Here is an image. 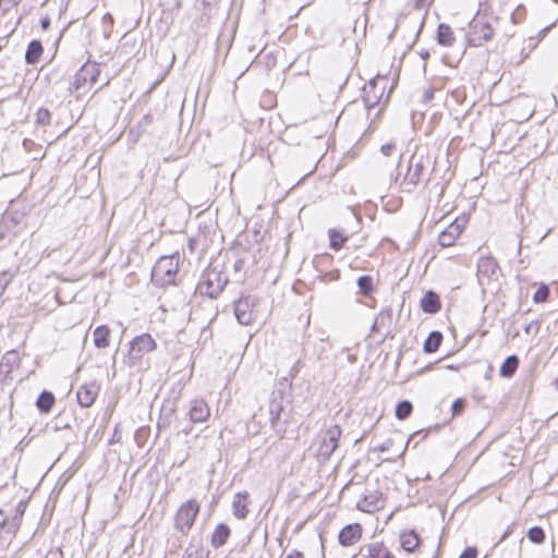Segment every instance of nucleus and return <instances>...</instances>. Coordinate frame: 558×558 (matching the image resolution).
I'll use <instances>...</instances> for the list:
<instances>
[{"label":"nucleus","mask_w":558,"mask_h":558,"mask_svg":"<svg viewBox=\"0 0 558 558\" xmlns=\"http://www.w3.org/2000/svg\"><path fill=\"white\" fill-rule=\"evenodd\" d=\"M228 282V275L218 265H211L203 272L196 291L209 299H217Z\"/></svg>","instance_id":"nucleus-1"},{"label":"nucleus","mask_w":558,"mask_h":558,"mask_svg":"<svg viewBox=\"0 0 558 558\" xmlns=\"http://www.w3.org/2000/svg\"><path fill=\"white\" fill-rule=\"evenodd\" d=\"M493 22L496 17H487L477 13L469 24L468 41L471 46L480 47L489 41L494 36Z\"/></svg>","instance_id":"nucleus-2"},{"label":"nucleus","mask_w":558,"mask_h":558,"mask_svg":"<svg viewBox=\"0 0 558 558\" xmlns=\"http://www.w3.org/2000/svg\"><path fill=\"white\" fill-rule=\"evenodd\" d=\"M289 402L282 389L274 390L270 396L268 413L271 429L282 439L287 432V420H281V414L284 411L286 404Z\"/></svg>","instance_id":"nucleus-3"},{"label":"nucleus","mask_w":558,"mask_h":558,"mask_svg":"<svg viewBox=\"0 0 558 558\" xmlns=\"http://www.w3.org/2000/svg\"><path fill=\"white\" fill-rule=\"evenodd\" d=\"M179 270V255L161 256L153 267L151 282L158 287L174 283Z\"/></svg>","instance_id":"nucleus-4"},{"label":"nucleus","mask_w":558,"mask_h":558,"mask_svg":"<svg viewBox=\"0 0 558 558\" xmlns=\"http://www.w3.org/2000/svg\"><path fill=\"white\" fill-rule=\"evenodd\" d=\"M429 163V157L423 153H414L408 165L407 173L401 182V189L404 192H412L422 181L426 166Z\"/></svg>","instance_id":"nucleus-5"},{"label":"nucleus","mask_w":558,"mask_h":558,"mask_svg":"<svg viewBox=\"0 0 558 558\" xmlns=\"http://www.w3.org/2000/svg\"><path fill=\"white\" fill-rule=\"evenodd\" d=\"M341 433V427L336 424L323 430L318 435L319 444L317 448V457L320 461H327L330 459L339 446Z\"/></svg>","instance_id":"nucleus-6"},{"label":"nucleus","mask_w":558,"mask_h":558,"mask_svg":"<svg viewBox=\"0 0 558 558\" xmlns=\"http://www.w3.org/2000/svg\"><path fill=\"white\" fill-rule=\"evenodd\" d=\"M199 512V504L195 499L185 501L177 511L174 522L175 529L182 534H186L194 524Z\"/></svg>","instance_id":"nucleus-7"},{"label":"nucleus","mask_w":558,"mask_h":558,"mask_svg":"<svg viewBox=\"0 0 558 558\" xmlns=\"http://www.w3.org/2000/svg\"><path fill=\"white\" fill-rule=\"evenodd\" d=\"M100 74V69L97 63H85L81 66V69L76 72L74 80L69 87L70 92H77L82 87H84L87 83L90 85L95 84L98 76Z\"/></svg>","instance_id":"nucleus-8"},{"label":"nucleus","mask_w":558,"mask_h":558,"mask_svg":"<svg viewBox=\"0 0 558 558\" xmlns=\"http://www.w3.org/2000/svg\"><path fill=\"white\" fill-rule=\"evenodd\" d=\"M17 519L10 518L9 514L0 509V553L8 549L12 544L19 531Z\"/></svg>","instance_id":"nucleus-9"},{"label":"nucleus","mask_w":558,"mask_h":558,"mask_svg":"<svg viewBox=\"0 0 558 558\" xmlns=\"http://www.w3.org/2000/svg\"><path fill=\"white\" fill-rule=\"evenodd\" d=\"M387 87L386 77L377 76L368 82L363 89V100L367 108L378 105Z\"/></svg>","instance_id":"nucleus-10"},{"label":"nucleus","mask_w":558,"mask_h":558,"mask_svg":"<svg viewBox=\"0 0 558 558\" xmlns=\"http://www.w3.org/2000/svg\"><path fill=\"white\" fill-rule=\"evenodd\" d=\"M257 305V299L253 295L242 296L234 304V315L241 325L247 326L255 319L254 308Z\"/></svg>","instance_id":"nucleus-11"},{"label":"nucleus","mask_w":558,"mask_h":558,"mask_svg":"<svg viewBox=\"0 0 558 558\" xmlns=\"http://www.w3.org/2000/svg\"><path fill=\"white\" fill-rule=\"evenodd\" d=\"M383 494L378 489L366 488L356 508L363 512L373 513L384 507Z\"/></svg>","instance_id":"nucleus-12"},{"label":"nucleus","mask_w":558,"mask_h":558,"mask_svg":"<svg viewBox=\"0 0 558 558\" xmlns=\"http://www.w3.org/2000/svg\"><path fill=\"white\" fill-rule=\"evenodd\" d=\"M156 348V342L149 333H143L131 341L130 356L140 360L145 353L151 352Z\"/></svg>","instance_id":"nucleus-13"},{"label":"nucleus","mask_w":558,"mask_h":558,"mask_svg":"<svg viewBox=\"0 0 558 558\" xmlns=\"http://www.w3.org/2000/svg\"><path fill=\"white\" fill-rule=\"evenodd\" d=\"M464 226L463 222H460L456 219L451 222L446 230L441 231L438 236V243L442 247H449L454 244L456 240L462 233Z\"/></svg>","instance_id":"nucleus-14"},{"label":"nucleus","mask_w":558,"mask_h":558,"mask_svg":"<svg viewBox=\"0 0 558 558\" xmlns=\"http://www.w3.org/2000/svg\"><path fill=\"white\" fill-rule=\"evenodd\" d=\"M98 391L99 386L95 381L82 385L76 392L78 404L82 408H89L95 402Z\"/></svg>","instance_id":"nucleus-15"},{"label":"nucleus","mask_w":558,"mask_h":558,"mask_svg":"<svg viewBox=\"0 0 558 558\" xmlns=\"http://www.w3.org/2000/svg\"><path fill=\"white\" fill-rule=\"evenodd\" d=\"M362 536V527L359 523L344 526L339 533V543L342 546H351Z\"/></svg>","instance_id":"nucleus-16"},{"label":"nucleus","mask_w":558,"mask_h":558,"mask_svg":"<svg viewBox=\"0 0 558 558\" xmlns=\"http://www.w3.org/2000/svg\"><path fill=\"white\" fill-rule=\"evenodd\" d=\"M189 415L192 422L202 423L208 418L210 411L204 400H194L191 403Z\"/></svg>","instance_id":"nucleus-17"},{"label":"nucleus","mask_w":558,"mask_h":558,"mask_svg":"<svg viewBox=\"0 0 558 558\" xmlns=\"http://www.w3.org/2000/svg\"><path fill=\"white\" fill-rule=\"evenodd\" d=\"M247 499H248L247 492H240L234 495V498L232 501V512H233V515L239 520L245 519L248 514Z\"/></svg>","instance_id":"nucleus-18"},{"label":"nucleus","mask_w":558,"mask_h":558,"mask_svg":"<svg viewBox=\"0 0 558 558\" xmlns=\"http://www.w3.org/2000/svg\"><path fill=\"white\" fill-rule=\"evenodd\" d=\"M421 544V538L414 530H410L401 533L400 545L401 548L407 553H414Z\"/></svg>","instance_id":"nucleus-19"},{"label":"nucleus","mask_w":558,"mask_h":558,"mask_svg":"<svg viewBox=\"0 0 558 558\" xmlns=\"http://www.w3.org/2000/svg\"><path fill=\"white\" fill-rule=\"evenodd\" d=\"M421 307L423 312L435 314L440 310V300L437 293L428 291L421 300Z\"/></svg>","instance_id":"nucleus-20"},{"label":"nucleus","mask_w":558,"mask_h":558,"mask_svg":"<svg viewBox=\"0 0 558 558\" xmlns=\"http://www.w3.org/2000/svg\"><path fill=\"white\" fill-rule=\"evenodd\" d=\"M230 533V527L227 524L219 523L211 535V546L215 548L223 546L227 543Z\"/></svg>","instance_id":"nucleus-21"},{"label":"nucleus","mask_w":558,"mask_h":558,"mask_svg":"<svg viewBox=\"0 0 558 558\" xmlns=\"http://www.w3.org/2000/svg\"><path fill=\"white\" fill-rule=\"evenodd\" d=\"M366 550L367 558H396L383 542L371 543Z\"/></svg>","instance_id":"nucleus-22"},{"label":"nucleus","mask_w":558,"mask_h":558,"mask_svg":"<svg viewBox=\"0 0 558 558\" xmlns=\"http://www.w3.org/2000/svg\"><path fill=\"white\" fill-rule=\"evenodd\" d=\"M497 263L493 257H481L477 263V276L490 278L495 275Z\"/></svg>","instance_id":"nucleus-23"},{"label":"nucleus","mask_w":558,"mask_h":558,"mask_svg":"<svg viewBox=\"0 0 558 558\" xmlns=\"http://www.w3.org/2000/svg\"><path fill=\"white\" fill-rule=\"evenodd\" d=\"M43 45L40 43V40L38 39H33L28 46H27V49H26V52H25V61L27 64H35L40 56L43 54Z\"/></svg>","instance_id":"nucleus-24"},{"label":"nucleus","mask_w":558,"mask_h":558,"mask_svg":"<svg viewBox=\"0 0 558 558\" xmlns=\"http://www.w3.org/2000/svg\"><path fill=\"white\" fill-rule=\"evenodd\" d=\"M392 320L391 310H383L376 317L372 325V332H381L386 327H389Z\"/></svg>","instance_id":"nucleus-25"},{"label":"nucleus","mask_w":558,"mask_h":558,"mask_svg":"<svg viewBox=\"0 0 558 558\" xmlns=\"http://www.w3.org/2000/svg\"><path fill=\"white\" fill-rule=\"evenodd\" d=\"M519 357L517 355L508 356L502 365L500 366L499 374L504 378H510L514 375L515 371L519 367Z\"/></svg>","instance_id":"nucleus-26"},{"label":"nucleus","mask_w":558,"mask_h":558,"mask_svg":"<svg viewBox=\"0 0 558 558\" xmlns=\"http://www.w3.org/2000/svg\"><path fill=\"white\" fill-rule=\"evenodd\" d=\"M328 238L330 248L336 252L340 251L348 241V235L338 229H329Z\"/></svg>","instance_id":"nucleus-27"},{"label":"nucleus","mask_w":558,"mask_h":558,"mask_svg":"<svg viewBox=\"0 0 558 558\" xmlns=\"http://www.w3.org/2000/svg\"><path fill=\"white\" fill-rule=\"evenodd\" d=\"M110 329L106 325L96 327L94 330V344L98 349L109 345Z\"/></svg>","instance_id":"nucleus-28"},{"label":"nucleus","mask_w":558,"mask_h":558,"mask_svg":"<svg viewBox=\"0 0 558 558\" xmlns=\"http://www.w3.org/2000/svg\"><path fill=\"white\" fill-rule=\"evenodd\" d=\"M442 342V333L440 331H432L424 342V352L434 353L436 352Z\"/></svg>","instance_id":"nucleus-29"},{"label":"nucleus","mask_w":558,"mask_h":558,"mask_svg":"<svg viewBox=\"0 0 558 558\" xmlns=\"http://www.w3.org/2000/svg\"><path fill=\"white\" fill-rule=\"evenodd\" d=\"M54 396L52 392L44 390L37 398L36 405L41 413H49L54 404Z\"/></svg>","instance_id":"nucleus-30"},{"label":"nucleus","mask_w":558,"mask_h":558,"mask_svg":"<svg viewBox=\"0 0 558 558\" xmlns=\"http://www.w3.org/2000/svg\"><path fill=\"white\" fill-rule=\"evenodd\" d=\"M437 41L441 46L449 47L454 41L453 33L449 25L439 24L437 29Z\"/></svg>","instance_id":"nucleus-31"},{"label":"nucleus","mask_w":558,"mask_h":558,"mask_svg":"<svg viewBox=\"0 0 558 558\" xmlns=\"http://www.w3.org/2000/svg\"><path fill=\"white\" fill-rule=\"evenodd\" d=\"M413 411V405L409 400L400 401L396 407V416L399 420L408 418Z\"/></svg>","instance_id":"nucleus-32"},{"label":"nucleus","mask_w":558,"mask_h":558,"mask_svg":"<svg viewBox=\"0 0 558 558\" xmlns=\"http://www.w3.org/2000/svg\"><path fill=\"white\" fill-rule=\"evenodd\" d=\"M35 123L40 126H47L51 123V112L47 108H39L36 112Z\"/></svg>","instance_id":"nucleus-33"},{"label":"nucleus","mask_w":558,"mask_h":558,"mask_svg":"<svg viewBox=\"0 0 558 558\" xmlns=\"http://www.w3.org/2000/svg\"><path fill=\"white\" fill-rule=\"evenodd\" d=\"M527 538L534 544H542L545 539V532L539 526H533L527 532Z\"/></svg>","instance_id":"nucleus-34"},{"label":"nucleus","mask_w":558,"mask_h":558,"mask_svg":"<svg viewBox=\"0 0 558 558\" xmlns=\"http://www.w3.org/2000/svg\"><path fill=\"white\" fill-rule=\"evenodd\" d=\"M19 353L14 350H11L3 355L1 365L9 366V368L11 369L14 366L19 365Z\"/></svg>","instance_id":"nucleus-35"},{"label":"nucleus","mask_w":558,"mask_h":558,"mask_svg":"<svg viewBox=\"0 0 558 558\" xmlns=\"http://www.w3.org/2000/svg\"><path fill=\"white\" fill-rule=\"evenodd\" d=\"M357 287L364 294L373 291V279L371 276H362L357 279Z\"/></svg>","instance_id":"nucleus-36"},{"label":"nucleus","mask_w":558,"mask_h":558,"mask_svg":"<svg viewBox=\"0 0 558 558\" xmlns=\"http://www.w3.org/2000/svg\"><path fill=\"white\" fill-rule=\"evenodd\" d=\"M549 294H550L549 288L547 286L543 284L534 293L533 301L535 303H543V302L547 301V299L549 298Z\"/></svg>","instance_id":"nucleus-37"},{"label":"nucleus","mask_w":558,"mask_h":558,"mask_svg":"<svg viewBox=\"0 0 558 558\" xmlns=\"http://www.w3.org/2000/svg\"><path fill=\"white\" fill-rule=\"evenodd\" d=\"M12 279L13 275L10 271L0 272V291L4 292Z\"/></svg>","instance_id":"nucleus-38"},{"label":"nucleus","mask_w":558,"mask_h":558,"mask_svg":"<svg viewBox=\"0 0 558 558\" xmlns=\"http://www.w3.org/2000/svg\"><path fill=\"white\" fill-rule=\"evenodd\" d=\"M525 17V8L519 5L511 14V21L513 24H518Z\"/></svg>","instance_id":"nucleus-39"},{"label":"nucleus","mask_w":558,"mask_h":558,"mask_svg":"<svg viewBox=\"0 0 558 558\" xmlns=\"http://www.w3.org/2000/svg\"><path fill=\"white\" fill-rule=\"evenodd\" d=\"M393 445H395V440L392 438H388L383 444L374 447L373 451L387 452L392 448Z\"/></svg>","instance_id":"nucleus-40"},{"label":"nucleus","mask_w":558,"mask_h":558,"mask_svg":"<svg viewBox=\"0 0 558 558\" xmlns=\"http://www.w3.org/2000/svg\"><path fill=\"white\" fill-rule=\"evenodd\" d=\"M464 407H465V401L463 399L454 400L452 403V407H451L452 415L456 416V415L461 414L462 411L464 410Z\"/></svg>","instance_id":"nucleus-41"},{"label":"nucleus","mask_w":558,"mask_h":558,"mask_svg":"<svg viewBox=\"0 0 558 558\" xmlns=\"http://www.w3.org/2000/svg\"><path fill=\"white\" fill-rule=\"evenodd\" d=\"M24 511H25V506L23 505V502H19L14 510V513L12 515H10V518H19L17 519V529H20Z\"/></svg>","instance_id":"nucleus-42"},{"label":"nucleus","mask_w":558,"mask_h":558,"mask_svg":"<svg viewBox=\"0 0 558 558\" xmlns=\"http://www.w3.org/2000/svg\"><path fill=\"white\" fill-rule=\"evenodd\" d=\"M396 150V144L395 143H387V144H384L381 145L380 147V151L384 156H391Z\"/></svg>","instance_id":"nucleus-43"},{"label":"nucleus","mask_w":558,"mask_h":558,"mask_svg":"<svg viewBox=\"0 0 558 558\" xmlns=\"http://www.w3.org/2000/svg\"><path fill=\"white\" fill-rule=\"evenodd\" d=\"M175 411V402L174 401H168V403H165L162 405L161 412L166 416H171Z\"/></svg>","instance_id":"nucleus-44"},{"label":"nucleus","mask_w":558,"mask_h":558,"mask_svg":"<svg viewBox=\"0 0 558 558\" xmlns=\"http://www.w3.org/2000/svg\"><path fill=\"white\" fill-rule=\"evenodd\" d=\"M477 549L475 547H468L463 550L459 558H476Z\"/></svg>","instance_id":"nucleus-45"},{"label":"nucleus","mask_w":558,"mask_h":558,"mask_svg":"<svg viewBox=\"0 0 558 558\" xmlns=\"http://www.w3.org/2000/svg\"><path fill=\"white\" fill-rule=\"evenodd\" d=\"M21 0H0V5L4 8V10H9L13 7H16Z\"/></svg>","instance_id":"nucleus-46"},{"label":"nucleus","mask_w":558,"mask_h":558,"mask_svg":"<svg viewBox=\"0 0 558 558\" xmlns=\"http://www.w3.org/2000/svg\"><path fill=\"white\" fill-rule=\"evenodd\" d=\"M244 264H245L244 259H242V258L236 259L233 264L234 271H236V272L241 271L244 267Z\"/></svg>","instance_id":"nucleus-47"},{"label":"nucleus","mask_w":558,"mask_h":558,"mask_svg":"<svg viewBox=\"0 0 558 558\" xmlns=\"http://www.w3.org/2000/svg\"><path fill=\"white\" fill-rule=\"evenodd\" d=\"M40 26L43 28V31H47L50 26V17L49 16H45L40 20Z\"/></svg>","instance_id":"nucleus-48"},{"label":"nucleus","mask_w":558,"mask_h":558,"mask_svg":"<svg viewBox=\"0 0 558 558\" xmlns=\"http://www.w3.org/2000/svg\"><path fill=\"white\" fill-rule=\"evenodd\" d=\"M423 98L426 102L430 101L434 98V90L432 88L426 89Z\"/></svg>","instance_id":"nucleus-49"},{"label":"nucleus","mask_w":558,"mask_h":558,"mask_svg":"<svg viewBox=\"0 0 558 558\" xmlns=\"http://www.w3.org/2000/svg\"><path fill=\"white\" fill-rule=\"evenodd\" d=\"M259 415H260V414H258V413H255V414L253 415L252 421H251V423H250V427H251V428H255V426H260V422H259V421L257 422V418H258V416H259Z\"/></svg>","instance_id":"nucleus-50"},{"label":"nucleus","mask_w":558,"mask_h":558,"mask_svg":"<svg viewBox=\"0 0 558 558\" xmlns=\"http://www.w3.org/2000/svg\"><path fill=\"white\" fill-rule=\"evenodd\" d=\"M286 558H304V555L299 550H293Z\"/></svg>","instance_id":"nucleus-51"},{"label":"nucleus","mask_w":558,"mask_h":558,"mask_svg":"<svg viewBox=\"0 0 558 558\" xmlns=\"http://www.w3.org/2000/svg\"><path fill=\"white\" fill-rule=\"evenodd\" d=\"M427 5H429L428 0H416V4H415L416 9H423L424 7H427Z\"/></svg>","instance_id":"nucleus-52"},{"label":"nucleus","mask_w":558,"mask_h":558,"mask_svg":"<svg viewBox=\"0 0 558 558\" xmlns=\"http://www.w3.org/2000/svg\"><path fill=\"white\" fill-rule=\"evenodd\" d=\"M511 532H512V530H511V527L509 526V527L505 531V533L502 534V536H501V538H500V541H499V542H502L504 539H506V538L511 534Z\"/></svg>","instance_id":"nucleus-53"},{"label":"nucleus","mask_w":558,"mask_h":558,"mask_svg":"<svg viewBox=\"0 0 558 558\" xmlns=\"http://www.w3.org/2000/svg\"><path fill=\"white\" fill-rule=\"evenodd\" d=\"M104 21H108V22L112 23V22H113V17H112V15H111V14L107 13V14L104 16Z\"/></svg>","instance_id":"nucleus-54"},{"label":"nucleus","mask_w":558,"mask_h":558,"mask_svg":"<svg viewBox=\"0 0 558 558\" xmlns=\"http://www.w3.org/2000/svg\"><path fill=\"white\" fill-rule=\"evenodd\" d=\"M531 330H532V323H531V324H529V325H526V326L524 327V331H525V333L530 335V333H531Z\"/></svg>","instance_id":"nucleus-55"},{"label":"nucleus","mask_w":558,"mask_h":558,"mask_svg":"<svg viewBox=\"0 0 558 558\" xmlns=\"http://www.w3.org/2000/svg\"><path fill=\"white\" fill-rule=\"evenodd\" d=\"M553 385L558 390V377L554 380Z\"/></svg>","instance_id":"nucleus-56"},{"label":"nucleus","mask_w":558,"mask_h":558,"mask_svg":"<svg viewBox=\"0 0 558 558\" xmlns=\"http://www.w3.org/2000/svg\"><path fill=\"white\" fill-rule=\"evenodd\" d=\"M551 232V229H549L548 231H546V233L542 236L541 240L545 239L549 233Z\"/></svg>","instance_id":"nucleus-57"},{"label":"nucleus","mask_w":558,"mask_h":558,"mask_svg":"<svg viewBox=\"0 0 558 558\" xmlns=\"http://www.w3.org/2000/svg\"><path fill=\"white\" fill-rule=\"evenodd\" d=\"M448 369H457V367L452 366V365H448L447 366Z\"/></svg>","instance_id":"nucleus-58"},{"label":"nucleus","mask_w":558,"mask_h":558,"mask_svg":"<svg viewBox=\"0 0 558 558\" xmlns=\"http://www.w3.org/2000/svg\"><path fill=\"white\" fill-rule=\"evenodd\" d=\"M389 335V330L386 331L384 338H386Z\"/></svg>","instance_id":"nucleus-59"}]
</instances>
